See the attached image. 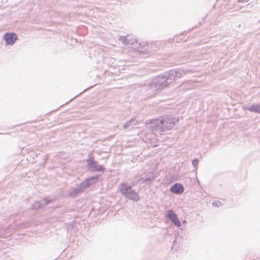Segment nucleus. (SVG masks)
Wrapping results in <instances>:
<instances>
[{"label":"nucleus","instance_id":"nucleus-1","mask_svg":"<svg viewBox=\"0 0 260 260\" xmlns=\"http://www.w3.org/2000/svg\"><path fill=\"white\" fill-rule=\"evenodd\" d=\"M188 73V71L184 70L178 69L177 70L172 71L169 74L166 73L164 76H158L155 77L150 83V90H152V94H155L156 93L166 86L172 81V77L174 79H176L184 76Z\"/></svg>","mask_w":260,"mask_h":260},{"label":"nucleus","instance_id":"nucleus-2","mask_svg":"<svg viewBox=\"0 0 260 260\" xmlns=\"http://www.w3.org/2000/svg\"><path fill=\"white\" fill-rule=\"evenodd\" d=\"M163 121L160 118L151 119L146 123V127L155 134H160L164 132L162 127Z\"/></svg>","mask_w":260,"mask_h":260},{"label":"nucleus","instance_id":"nucleus-3","mask_svg":"<svg viewBox=\"0 0 260 260\" xmlns=\"http://www.w3.org/2000/svg\"><path fill=\"white\" fill-rule=\"evenodd\" d=\"M98 180L97 177H92L83 182L78 187L74 188L70 192L69 196L71 197H75L82 190L89 186L90 185L95 183Z\"/></svg>","mask_w":260,"mask_h":260},{"label":"nucleus","instance_id":"nucleus-4","mask_svg":"<svg viewBox=\"0 0 260 260\" xmlns=\"http://www.w3.org/2000/svg\"><path fill=\"white\" fill-rule=\"evenodd\" d=\"M160 118L163 121L162 125L164 132L173 128L178 122L177 118L171 116L163 117Z\"/></svg>","mask_w":260,"mask_h":260},{"label":"nucleus","instance_id":"nucleus-5","mask_svg":"<svg viewBox=\"0 0 260 260\" xmlns=\"http://www.w3.org/2000/svg\"><path fill=\"white\" fill-rule=\"evenodd\" d=\"M165 215L171 222L177 227L181 226V222L179 220L177 215L173 210H168L166 212Z\"/></svg>","mask_w":260,"mask_h":260},{"label":"nucleus","instance_id":"nucleus-6","mask_svg":"<svg viewBox=\"0 0 260 260\" xmlns=\"http://www.w3.org/2000/svg\"><path fill=\"white\" fill-rule=\"evenodd\" d=\"M6 45H12L17 40V36L14 33H6L3 36Z\"/></svg>","mask_w":260,"mask_h":260},{"label":"nucleus","instance_id":"nucleus-7","mask_svg":"<svg viewBox=\"0 0 260 260\" xmlns=\"http://www.w3.org/2000/svg\"><path fill=\"white\" fill-rule=\"evenodd\" d=\"M87 163L88 167L92 171H100L104 170L102 166L98 165L91 158L88 159Z\"/></svg>","mask_w":260,"mask_h":260},{"label":"nucleus","instance_id":"nucleus-8","mask_svg":"<svg viewBox=\"0 0 260 260\" xmlns=\"http://www.w3.org/2000/svg\"><path fill=\"white\" fill-rule=\"evenodd\" d=\"M184 187L180 183H176L170 188V191L174 194H181L184 191Z\"/></svg>","mask_w":260,"mask_h":260},{"label":"nucleus","instance_id":"nucleus-9","mask_svg":"<svg viewBox=\"0 0 260 260\" xmlns=\"http://www.w3.org/2000/svg\"><path fill=\"white\" fill-rule=\"evenodd\" d=\"M244 110H248L250 112H254L256 113H260V105L253 104L251 106L244 105L242 107Z\"/></svg>","mask_w":260,"mask_h":260},{"label":"nucleus","instance_id":"nucleus-10","mask_svg":"<svg viewBox=\"0 0 260 260\" xmlns=\"http://www.w3.org/2000/svg\"><path fill=\"white\" fill-rule=\"evenodd\" d=\"M131 187L126 184H122L119 186L120 192L126 198L131 189Z\"/></svg>","mask_w":260,"mask_h":260},{"label":"nucleus","instance_id":"nucleus-11","mask_svg":"<svg viewBox=\"0 0 260 260\" xmlns=\"http://www.w3.org/2000/svg\"><path fill=\"white\" fill-rule=\"evenodd\" d=\"M126 198L136 202L140 200V197L138 193L132 188L129 192V194H127Z\"/></svg>","mask_w":260,"mask_h":260},{"label":"nucleus","instance_id":"nucleus-12","mask_svg":"<svg viewBox=\"0 0 260 260\" xmlns=\"http://www.w3.org/2000/svg\"><path fill=\"white\" fill-rule=\"evenodd\" d=\"M49 203V201H47L46 199H43L41 200V201L35 203L33 205V208L35 209L42 208L47 205Z\"/></svg>","mask_w":260,"mask_h":260},{"label":"nucleus","instance_id":"nucleus-13","mask_svg":"<svg viewBox=\"0 0 260 260\" xmlns=\"http://www.w3.org/2000/svg\"><path fill=\"white\" fill-rule=\"evenodd\" d=\"M192 164L194 168L197 170L199 164V160L197 159H194L192 161Z\"/></svg>","mask_w":260,"mask_h":260},{"label":"nucleus","instance_id":"nucleus-14","mask_svg":"<svg viewBox=\"0 0 260 260\" xmlns=\"http://www.w3.org/2000/svg\"><path fill=\"white\" fill-rule=\"evenodd\" d=\"M212 205L215 207H218L221 206V203L218 201H215L212 203Z\"/></svg>","mask_w":260,"mask_h":260},{"label":"nucleus","instance_id":"nucleus-15","mask_svg":"<svg viewBox=\"0 0 260 260\" xmlns=\"http://www.w3.org/2000/svg\"><path fill=\"white\" fill-rule=\"evenodd\" d=\"M153 178V174H150L149 175V177H147V178H146L145 179H144V181H150L151 180H152Z\"/></svg>","mask_w":260,"mask_h":260},{"label":"nucleus","instance_id":"nucleus-16","mask_svg":"<svg viewBox=\"0 0 260 260\" xmlns=\"http://www.w3.org/2000/svg\"><path fill=\"white\" fill-rule=\"evenodd\" d=\"M128 37L127 36V38H123L122 39V41L124 44H129V43L127 41L128 40Z\"/></svg>","mask_w":260,"mask_h":260},{"label":"nucleus","instance_id":"nucleus-17","mask_svg":"<svg viewBox=\"0 0 260 260\" xmlns=\"http://www.w3.org/2000/svg\"><path fill=\"white\" fill-rule=\"evenodd\" d=\"M133 122V120H131V121H129V122H127L125 124V125H124V128L127 127L128 126V125H131V123Z\"/></svg>","mask_w":260,"mask_h":260}]
</instances>
